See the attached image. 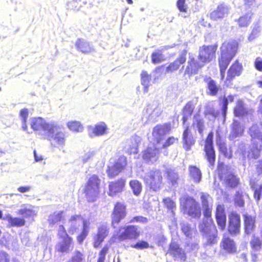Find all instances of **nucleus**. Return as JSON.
Returning <instances> with one entry per match:
<instances>
[{
    "mask_svg": "<svg viewBox=\"0 0 262 262\" xmlns=\"http://www.w3.org/2000/svg\"><path fill=\"white\" fill-rule=\"evenodd\" d=\"M249 133L251 137L253 148H246L244 144L239 147L244 160L258 158L260 149L262 147V124H254L249 129Z\"/></svg>",
    "mask_w": 262,
    "mask_h": 262,
    "instance_id": "1",
    "label": "nucleus"
},
{
    "mask_svg": "<svg viewBox=\"0 0 262 262\" xmlns=\"http://www.w3.org/2000/svg\"><path fill=\"white\" fill-rule=\"evenodd\" d=\"M212 208V207L203 208L204 215L207 219L204 220L203 223L200 225V229L203 234L206 245L215 244L217 241V231L216 227L212 223L211 220L208 219L211 216Z\"/></svg>",
    "mask_w": 262,
    "mask_h": 262,
    "instance_id": "2",
    "label": "nucleus"
},
{
    "mask_svg": "<svg viewBox=\"0 0 262 262\" xmlns=\"http://www.w3.org/2000/svg\"><path fill=\"white\" fill-rule=\"evenodd\" d=\"M238 43L235 41L224 42L221 47V55L219 59L220 75L221 79H223L225 75V71L230 61L236 53Z\"/></svg>",
    "mask_w": 262,
    "mask_h": 262,
    "instance_id": "3",
    "label": "nucleus"
},
{
    "mask_svg": "<svg viewBox=\"0 0 262 262\" xmlns=\"http://www.w3.org/2000/svg\"><path fill=\"white\" fill-rule=\"evenodd\" d=\"M31 128L36 133L44 138L52 136L54 130L57 127V123L54 122H46L42 118H34L31 119Z\"/></svg>",
    "mask_w": 262,
    "mask_h": 262,
    "instance_id": "4",
    "label": "nucleus"
},
{
    "mask_svg": "<svg viewBox=\"0 0 262 262\" xmlns=\"http://www.w3.org/2000/svg\"><path fill=\"white\" fill-rule=\"evenodd\" d=\"M180 201L181 208L184 213L194 218L200 217V207L194 199L188 196H183L180 198Z\"/></svg>",
    "mask_w": 262,
    "mask_h": 262,
    "instance_id": "5",
    "label": "nucleus"
},
{
    "mask_svg": "<svg viewBox=\"0 0 262 262\" xmlns=\"http://www.w3.org/2000/svg\"><path fill=\"white\" fill-rule=\"evenodd\" d=\"M58 236L60 241L56 246V249L62 253H69L74 248L73 238L68 235L63 225L59 226Z\"/></svg>",
    "mask_w": 262,
    "mask_h": 262,
    "instance_id": "6",
    "label": "nucleus"
},
{
    "mask_svg": "<svg viewBox=\"0 0 262 262\" xmlns=\"http://www.w3.org/2000/svg\"><path fill=\"white\" fill-rule=\"evenodd\" d=\"M100 180L96 175L91 177L87 183L85 189V193L89 202L96 200L99 192Z\"/></svg>",
    "mask_w": 262,
    "mask_h": 262,
    "instance_id": "7",
    "label": "nucleus"
},
{
    "mask_svg": "<svg viewBox=\"0 0 262 262\" xmlns=\"http://www.w3.org/2000/svg\"><path fill=\"white\" fill-rule=\"evenodd\" d=\"M144 182L154 191H157L160 187L162 177L159 170H151L147 173L144 178Z\"/></svg>",
    "mask_w": 262,
    "mask_h": 262,
    "instance_id": "8",
    "label": "nucleus"
},
{
    "mask_svg": "<svg viewBox=\"0 0 262 262\" xmlns=\"http://www.w3.org/2000/svg\"><path fill=\"white\" fill-rule=\"evenodd\" d=\"M126 165V159L124 156L120 157L114 162H111L107 170L109 177L113 178L118 175Z\"/></svg>",
    "mask_w": 262,
    "mask_h": 262,
    "instance_id": "9",
    "label": "nucleus"
},
{
    "mask_svg": "<svg viewBox=\"0 0 262 262\" xmlns=\"http://www.w3.org/2000/svg\"><path fill=\"white\" fill-rule=\"evenodd\" d=\"M213 135L210 133L206 139L204 150L206 157L210 166H213L215 160V151L213 146Z\"/></svg>",
    "mask_w": 262,
    "mask_h": 262,
    "instance_id": "10",
    "label": "nucleus"
},
{
    "mask_svg": "<svg viewBox=\"0 0 262 262\" xmlns=\"http://www.w3.org/2000/svg\"><path fill=\"white\" fill-rule=\"evenodd\" d=\"M38 211L39 208L37 206L29 204H24L20 206V208L17 210V214L25 218L33 220L34 217L37 215Z\"/></svg>",
    "mask_w": 262,
    "mask_h": 262,
    "instance_id": "11",
    "label": "nucleus"
},
{
    "mask_svg": "<svg viewBox=\"0 0 262 262\" xmlns=\"http://www.w3.org/2000/svg\"><path fill=\"white\" fill-rule=\"evenodd\" d=\"M60 129V126L57 124V127L53 130L52 136L45 137V139L50 140L52 144H54V146L58 148L63 147L66 142L65 134Z\"/></svg>",
    "mask_w": 262,
    "mask_h": 262,
    "instance_id": "12",
    "label": "nucleus"
},
{
    "mask_svg": "<svg viewBox=\"0 0 262 262\" xmlns=\"http://www.w3.org/2000/svg\"><path fill=\"white\" fill-rule=\"evenodd\" d=\"M204 66V63L198 62L189 54L187 65L185 69L184 75L191 76L196 74L199 70Z\"/></svg>",
    "mask_w": 262,
    "mask_h": 262,
    "instance_id": "13",
    "label": "nucleus"
},
{
    "mask_svg": "<svg viewBox=\"0 0 262 262\" xmlns=\"http://www.w3.org/2000/svg\"><path fill=\"white\" fill-rule=\"evenodd\" d=\"M126 215L125 206L123 203H117L114 209L112 214V225L116 228L120 222Z\"/></svg>",
    "mask_w": 262,
    "mask_h": 262,
    "instance_id": "14",
    "label": "nucleus"
},
{
    "mask_svg": "<svg viewBox=\"0 0 262 262\" xmlns=\"http://www.w3.org/2000/svg\"><path fill=\"white\" fill-rule=\"evenodd\" d=\"M160 148L161 147L158 144L149 145L143 152V159L147 162L156 161L159 158Z\"/></svg>",
    "mask_w": 262,
    "mask_h": 262,
    "instance_id": "15",
    "label": "nucleus"
},
{
    "mask_svg": "<svg viewBox=\"0 0 262 262\" xmlns=\"http://www.w3.org/2000/svg\"><path fill=\"white\" fill-rule=\"evenodd\" d=\"M170 126L168 124H158L153 129L152 136L157 144L160 145V142L163 140L164 136L169 132Z\"/></svg>",
    "mask_w": 262,
    "mask_h": 262,
    "instance_id": "16",
    "label": "nucleus"
},
{
    "mask_svg": "<svg viewBox=\"0 0 262 262\" xmlns=\"http://www.w3.org/2000/svg\"><path fill=\"white\" fill-rule=\"evenodd\" d=\"M161 105L157 101H154L147 105L146 113L149 120L154 121L162 114Z\"/></svg>",
    "mask_w": 262,
    "mask_h": 262,
    "instance_id": "17",
    "label": "nucleus"
},
{
    "mask_svg": "<svg viewBox=\"0 0 262 262\" xmlns=\"http://www.w3.org/2000/svg\"><path fill=\"white\" fill-rule=\"evenodd\" d=\"M216 50L214 46H203L200 49L199 59L203 63L209 62L213 57Z\"/></svg>",
    "mask_w": 262,
    "mask_h": 262,
    "instance_id": "18",
    "label": "nucleus"
},
{
    "mask_svg": "<svg viewBox=\"0 0 262 262\" xmlns=\"http://www.w3.org/2000/svg\"><path fill=\"white\" fill-rule=\"evenodd\" d=\"M123 229L124 231L121 232L118 236L120 241L136 239L139 236L140 231L135 226H127Z\"/></svg>",
    "mask_w": 262,
    "mask_h": 262,
    "instance_id": "19",
    "label": "nucleus"
},
{
    "mask_svg": "<svg viewBox=\"0 0 262 262\" xmlns=\"http://www.w3.org/2000/svg\"><path fill=\"white\" fill-rule=\"evenodd\" d=\"M241 227L240 217L235 213H231L229 216L228 231L231 234H237Z\"/></svg>",
    "mask_w": 262,
    "mask_h": 262,
    "instance_id": "20",
    "label": "nucleus"
},
{
    "mask_svg": "<svg viewBox=\"0 0 262 262\" xmlns=\"http://www.w3.org/2000/svg\"><path fill=\"white\" fill-rule=\"evenodd\" d=\"M107 129L106 124L100 122L94 126H90L88 128V132L90 137L93 138L96 136H101L106 133Z\"/></svg>",
    "mask_w": 262,
    "mask_h": 262,
    "instance_id": "21",
    "label": "nucleus"
},
{
    "mask_svg": "<svg viewBox=\"0 0 262 262\" xmlns=\"http://www.w3.org/2000/svg\"><path fill=\"white\" fill-rule=\"evenodd\" d=\"M168 253L172 255L176 260L184 261L186 259V256L184 251L180 248L178 244L172 242L169 246Z\"/></svg>",
    "mask_w": 262,
    "mask_h": 262,
    "instance_id": "22",
    "label": "nucleus"
},
{
    "mask_svg": "<svg viewBox=\"0 0 262 262\" xmlns=\"http://www.w3.org/2000/svg\"><path fill=\"white\" fill-rule=\"evenodd\" d=\"M228 12V7L223 4H221L217 6L215 10L210 13V17L214 21L220 20L227 16Z\"/></svg>",
    "mask_w": 262,
    "mask_h": 262,
    "instance_id": "23",
    "label": "nucleus"
},
{
    "mask_svg": "<svg viewBox=\"0 0 262 262\" xmlns=\"http://www.w3.org/2000/svg\"><path fill=\"white\" fill-rule=\"evenodd\" d=\"M187 52V50L184 49L180 54L179 57L166 68V72L171 73L179 69L180 66L186 61Z\"/></svg>",
    "mask_w": 262,
    "mask_h": 262,
    "instance_id": "24",
    "label": "nucleus"
},
{
    "mask_svg": "<svg viewBox=\"0 0 262 262\" xmlns=\"http://www.w3.org/2000/svg\"><path fill=\"white\" fill-rule=\"evenodd\" d=\"M125 185V180L120 179L116 182H111L109 184V192L110 196H114L117 193L121 192Z\"/></svg>",
    "mask_w": 262,
    "mask_h": 262,
    "instance_id": "25",
    "label": "nucleus"
},
{
    "mask_svg": "<svg viewBox=\"0 0 262 262\" xmlns=\"http://www.w3.org/2000/svg\"><path fill=\"white\" fill-rule=\"evenodd\" d=\"M140 142V137L137 136L132 137L126 142V146L124 148L125 151L129 154L137 153L138 144Z\"/></svg>",
    "mask_w": 262,
    "mask_h": 262,
    "instance_id": "26",
    "label": "nucleus"
},
{
    "mask_svg": "<svg viewBox=\"0 0 262 262\" xmlns=\"http://www.w3.org/2000/svg\"><path fill=\"white\" fill-rule=\"evenodd\" d=\"M215 217L220 228L223 230L226 227V216L225 213L224 206L218 205L216 209Z\"/></svg>",
    "mask_w": 262,
    "mask_h": 262,
    "instance_id": "27",
    "label": "nucleus"
},
{
    "mask_svg": "<svg viewBox=\"0 0 262 262\" xmlns=\"http://www.w3.org/2000/svg\"><path fill=\"white\" fill-rule=\"evenodd\" d=\"M242 65L236 60L228 70L226 80L230 81L236 76H239L242 73Z\"/></svg>",
    "mask_w": 262,
    "mask_h": 262,
    "instance_id": "28",
    "label": "nucleus"
},
{
    "mask_svg": "<svg viewBox=\"0 0 262 262\" xmlns=\"http://www.w3.org/2000/svg\"><path fill=\"white\" fill-rule=\"evenodd\" d=\"M108 234V230L106 226L102 225L98 228V232L94 237V246L95 248L98 247Z\"/></svg>",
    "mask_w": 262,
    "mask_h": 262,
    "instance_id": "29",
    "label": "nucleus"
},
{
    "mask_svg": "<svg viewBox=\"0 0 262 262\" xmlns=\"http://www.w3.org/2000/svg\"><path fill=\"white\" fill-rule=\"evenodd\" d=\"M84 221L80 215L72 216L68 223L69 233L73 234L78 229L81 224H83Z\"/></svg>",
    "mask_w": 262,
    "mask_h": 262,
    "instance_id": "30",
    "label": "nucleus"
},
{
    "mask_svg": "<svg viewBox=\"0 0 262 262\" xmlns=\"http://www.w3.org/2000/svg\"><path fill=\"white\" fill-rule=\"evenodd\" d=\"M245 130L244 125L236 120H234L231 125V130L229 135V138L234 140L236 138L243 135Z\"/></svg>",
    "mask_w": 262,
    "mask_h": 262,
    "instance_id": "31",
    "label": "nucleus"
},
{
    "mask_svg": "<svg viewBox=\"0 0 262 262\" xmlns=\"http://www.w3.org/2000/svg\"><path fill=\"white\" fill-rule=\"evenodd\" d=\"M220 179L224 181L226 183L231 187H235L238 183L236 177L230 172L224 173L223 171H219Z\"/></svg>",
    "mask_w": 262,
    "mask_h": 262,
    "instance_id": "32",
    "label": "nucleus"
},
{
    "mask_svg": "<svg viewBox=\"0 0 262 262\" xmlns=\"http://www.w3.org/2000/svg\"><path fill=\"white\" fill-rule=\"evenodd\" d=\"M183 147L186 150H189L191 147L194 144L195 139L190 135L188 127L185 129L183 134Z\"/></svg>",
    "mask_w": 262,
    "mask_h": 262,
    "instance_id": "33",
    "label": "nucleus"
},
{
    "mask_svg": "<svg viewBox=\"0 0 262 262\" xmlns=\"http://www.w3.org/2000/svg\"><path fill=\"white\" fill-rule=\"evenodd\" d=\"M250 245L252 248V259L255 262L257 259V254L256 253L261 249L262 243L259 238L254 236L250 242Z\"/></svg>",
    "mask_w": 262,
    "mask_h": 262,
    "instance_id": "34",
    "label": "nucleus"
},
{
    "mask_svg": "<svg viewBox=\"0 0 262 262\" xmlns=\"http://www.w3.org/2000/svg\"><path fill=\"white\" fill-rule=\"evenodd\" d=\"M204 81L207 84L208 93L211 96H215L218 93L219 86H217L215 81L210 77H206L204 79Z\"/></svg>",
    "mask_w": 262,
    "mask_h": 262,
    "instance_id": "35",
    "label": "nucleus"
},
{
    "mask_svg": "<svg viewBox=\"0 0 262 262\" xmlns=\"http://www.w3.org/2000/svg\"><path fill=\"white\" fill-rule=\"evenodd\" d=\"M4 220L8 222L11 226L21 227L25 224V220L21 217H13L11 215L8 214L5 216Z\"/></svg>",
    "mask_w": 262,
    "mask_h": 262,
    "instance_id": "36",
    "label": "nucleus"
},
{
    "mask_svg": "<svg viewBox=\"0 0 262 262\" xmlns=\"http://www.w3.org/2000/svg\"><path fill=\"white\" fill-rule=\"evenodd\" d=\"M204 114L206 118L214 121L219 115V112L214 108L212 104L209 103L206 105Z\"/></svg>",
    "mask_w": 262,
    "mask_h": 262,
    "instance_id": "37",
    "label": "nucleus"
},
{
    "mask_svg": "<svg viewBox=\"0 0 262 262\" xmlns=\"http://www.w3.org/2000/svg\"><path fill=\"white\" fill-rule=\"evenodd\" d=\"M189 176L193 182L199 183L202 179L201 170L196 166H190L189 167Z\"/></svg>",
    "mask_w": 262,
    "mask_h": 262,
    "instance_id": "38",
    "label": "nucleus"
},
{
    "mask_svg": "<svg viewBox=\"0 0 262 262\" xmlns=\"http://www.w3.org/2000/svg\"><path fill=\"white\" fill-rule=\"evenodd\" d=\"M194 105L191 101L186 103L183 110V121L185 124L188 119L190 118L193 112Z\"/></svg>",
    "mask_w": 262,
    "mask_h": 262,
    "instance_id": "39",
    "label": "nucleus"
},
{
    "mask_svg": "<svg viewBox=\"0 0 262 262\" xmlns=\"http://www.w3.org/2000/svg\"><path fill=\"white\" fill-rule=\"evenodd\" d=\"M78 50L83 53H88L92 51V48L89 43L83 39H78L75 43Z\"/></svg>",
    "mask_w": 262,
    "mask_h": 262,
    "instance_id": "40",
    "label": "nucleus"
},
{
    "mask_svg": "<svg viewBox=\"0 0 262 262\" xmlns=\"http://www.w3.org/2000/svg\"><path fill=\"white\" fill-rule=\"evenodd\" d=\"M245 232L247 234L251 233L254 228L255 219L248 215H244Z\"/></svg>",
    "mask_w": 262,
    "mask_h": 262,
    "instance_id": "41",
    "label": "nucleus"
},
{
    "mask_svg": "<svg viewBox=\"0 0 262 262\" xmlns=\"http://www.w3.org/2000/svg\"><path fill=\"white\" fill-rule=\"evenodd\" d=\"M223 249L229 253H233L236 251L234 242L228 237H224L222 241Z\"/></svg>",
    "mask_w": 262,
    "mask_h": 262,
    "instance_id": "42",
    "label": "nucleus"
},
{
    "mask_svg": "<svg viewBox=\"0 0 262 262\" xmlns=\"http://www.w3.org/2000/svg\"><path fill=\"white\" fill-rule=\"evenodd\" d=\"M233 101L234 96L232 95H229L227 97L224 96L222 99L220 100V104L222 107V114L224 118L226 117L229 102H232Z\"/></svg>",
    "mask_w": 262,
    "mask_h": 262,
    "instance_id": "43",
    "label": "nucleus"
},
{
    "mask_svg": "<svg viewBox=\"0 0 262 262\" xmlns=\"http://www.w3.org/2000/svg\"><path fill=\"white\" fill-rule=\"evenodd\" d=\"M150 75H148L146 71H142L141 74V84L144 86V93H147L148 92V88L150 85Z\"/></svg>",
    "mask_w": 262,
    "mask_h": 262,
    "instance_id": "44",
    "label": "nucleus"
},
{
    "mask_svg": "<svg viewBox=\"0 0 262 262\" xmlns=\"http://www.w3.org/2000/svg\"><path fill=\"white\" fill-rule=\"evenodd\" d=\"M90 226V222L85 220L83 222V229L81 234L77 236V241L79 244L83 242L84 239L87 236L89 233V227Z\"/></svg>",
    "mask_w": 262,
    "mask_h": 262,
    "instance_id": "45",
    "label": "nucleus"
},
{
    "mask_svg": "<svg viewBox=\"0 0 262 262\" xmlns=\"http://www.w3.org/2000/svg\"><path fill=\"white\" fill-rule=\"evenodd\" d=\"M234 113L235 116L240 117L244 116L247 113V111L244 106L243 102L239 100L236 103V105L234 108Z\"/></svg>",
    "mask_w": 262,
    "mask_h": 262,
    "instance_id": "46",
    "label": "nucleus"
},
{
    "mask_svg": "<svg viewBox=\"0 0 262 262\" xmlns=\"http://www.w3.org/2000/svg\"><path fill=\"white\" fill-rule=\"evenodd\" d=\"M67 126L69 129L74 132H82L83 130V126L81 123L77 121H71L67 123Z\"/></svg>",
    "mask_w": 262,
    "mask_h": 262,
    "instance_id": "47",
    "label": "nucleus"
},
{
    "mask_svg": "<svg viewBox=\"0 0 262 262\" xmlns=\"http://www.w3.org/2000/svg\"><path fill=\"white\" fill-rule=\"evenodd\" d=\"M181 228L185 236L190 238H192L195 233L194 228L191 227L187 223H183L181 225Z\"/></svg>",
    "mask_w": 262,
    "mask_h": 262,
    "instance_id": "48",
    "label": "nucleus"
},
{
    "mask_svg": "<svg viewBox=\"0 0 262 262\" xmlns=\"http://www.w3.org/2000/svg\"><path fill=\"white\" fill-rule=\"evenodd\" d=\"M201 200L203 208L212 207V199L208 194L203 192L201 193Z\"/></svg>",
    "mask_w": 262,
    "mask_h": 262,
    "instance_id": "49",
    "label": "nucleus"
},
{
    "mask_svg": "<svg viewBox=\"0 0 262 262\" xmlns=\"http://www.w3.org/2000/svg\"><path fill=\"white\" fill-rule=\"evenodd\" d=\"M129 186L133 193L136 195H138L142 190V185L137 180H132L129 182Z\"/></svg>",
    "mask_w": 262,
    "mask_h": 262,
    "instance_id": "50",
    "label": "nucleus"
},
{
    "mask_svg": "<svg viewBox=\"0 0 262 262\" xmlns=\"http://www.w3.org/2000/svg\"><path fill=\"white\" fill-rule=\"evenodd\" d=\"M260 27L258 24L254 25L252 26V32L248 38V40L251 41L257 38L260 35Z\"/></svg>",
    "mask_w": 262,
    "mask_h": 262,
    "instance_id": "51",
    "label": "nucleus"
},
{
    "mask_svg": "<svg viewBox=\"0 0 262 262\" xmlns=\"http://www.w3.org/2000/svg\"><path fill=\"white\" fill-rule=\"evenodd\" d=\"M95 155L94 150L89 149L85 150L83 153H82L80 156V159L83 163L88 162Z\"/></svg>",
    "mask_w": 262,
    "mask_h": 262,
    "instance_id": "52",
    "label": "nucleus"
},
{
    "mask_svg": "<svg viewBox=\"0 0 262 262\" xmlns=\"http://www.w3.org/2000/svg\"><path fill=\"white\" fill-rule=\"evenodd\" d=\"M193 127L198 130L200 134L202 135L204 128V121L199 117L195 118L193 123Z\"/></svg>",
    "mask_w": 262,
    "mask_h": 262,
    "instance_id": "53",
    "label": "nucleus"
},
{
    "mask_svg": "<svg viewBox=\"0 0 262 262\" xmlns=\"http://www.w3.org/2000/svg\"><path fill=\"white\" fill-rule=\"evenodd\" d=\"M250 21L251 16L249 14H247L241 17L238 20V23L240 27H245L249 25Z\"/></svg>",
    "mask_w": 262,
    "mask_h": 262,
    "instance_id": "54",
    "label": "nucleus"
},
{
    "mask_svg": "<svg viewBox=\"0 0 262 262\" xmlns=\"http://www.w3.org/2000/svg\"><path fill=\"white\" fill-rule=\"evenodd\" d=\"M20 117L22 120V128L24 130H27V126L26 124V120L28 116V111L27 109L24 108L20 112Z\"/></svg>",
    "mask_w": 262,
    "mask_h": 262,
    "instance_id": "55",
    "label": "nucleus"
},
{
    "mask_svg": "<svg viewBox=\"0 0 262 262\" xmlns=\"http://www.w3.org/2000/svg\"><path fill=\"white\" fill-rule=\"evenodd\" d=\"M62 217V212H55L49 217V221L50 223L55 224L60 221Z\"/></svg>",
    "mask_w": 262,
    "mask_h": 262,
    "instance_id": "56",
    "label": "nucleus"
},
{
    "mask_svg": "<svg viewBox=\"0 0 262 262\" xmlns=\"http://www.w3.org/2000/svg\"><path fill=\"white\" fill-rule=\"evenodd\" d=\"M163 203L167 208L171 210V213L174 214V209H176L175 203L169 198L163 199Z\"/></svg>",
    "mask_w": 262,
    "mask_h": 262,
    "instance_id": "57",
    "label": "nucleus"
},
{
    "mask_svg": "<svg viewBox=\"0 0 262 262\" xmlns=\"http://www.w3.org/2000/svg\"><path fill=\"white\" fill-rule=\"evenodd\" d=\"M83 260V254L79 251H76L74 253L73 255L68 262H82Z\"/></svg>",
    "mask_w": 262,
    "mask_h": 262,
    "instance_id": "58",
    "label": "nucleus"
},
{
    "mask_svg": "<svg viewBox=\"0 0 262 262\" xmlns=\"http://www.w3.org/2000/svg\"><path fill=\"white\" fill-rule=\"evenodd\" d=\"M67 7L69 9L75 10H79L81 6L79 0H73L67 3Z\"/></svg>",
    "mask_w": 262,
    "mask_h": 262,
    "instance_id": "59",
    "label": "nucleus"
},
{
    "mask_svg": "<svg viewBox=\"0 0 262 262\" xmlns=\"http://www.w3.org/2000/svg\"><path fill=\"white\" fill-rule=\"evenodd\" d=\"M253 190L254 191V196L257 202L259 201L260 199V196L262 195V185L257 187L252 186Z\"/></svg>",
    "mask_w": 262,
    "mask_h": 262,
    "instance_id": "60",
    "label": "nucleus"
},
{
    "mask_svg": "<svg viewBox=\"0 0 262 262\" xmlns=\"http://www.w3.org/2000/svg\"><path fill=\"white\" fill-rule=\"evenodd\" d=\"M132 247L137 249L142 250L149 247V244L145 241H139L134 245H132Z\"/></svg>",
    "mask_w": 262,
    "mask_h": 262,
    "instance_id": "61",
    "label": "nucleus"
},
{
    "mask_svg": "<svg viewBox=\"0 0 262 262\" xmlns=\"http://www.w3.org/2000/svg\"><path fill=\"white\" fill-rule=\"evenodd\" d=\"M185 1L186 0H178L177 1V7L179 11L181 12H187V6L185 4Z\"/></svg>",
    "mask_w": 262,
    "mask_h": 262,
    "instance_id": "62",
    "label": "nucleus"
},
{
    "mask_svg": "<svg viewBox=\"0 0 262 262\" xmlns=\"http://www.w3.org/2000/svg\"><path fill=\"white\" fill-rule=\"evenodd\" d=\"M177 141V138H175L173 137H169L166 140V141L163 144H162V147L166 148L170 146L171 145L173 144Z\"/></svg>",
    "mask_w": 262,
    "mask_h": 262,
    "instance_id": "63",
    "label": "nucleus"
},
{
    "mask_svg": "<svg viewBox=\"0 0 262 262\" xmlns=\"http://www.w3.org/2000/svg\"><path fill=\"white\" fill-rule=\"evenodd\" d=\"M163 58L162 54L159 53H154L152 54V61L154 63L161 62Z\"/></svg>",
    "mask_w": 262,
    "mask_h": 262,
    "instance_id": "64",
    "label": "nucleus"
}]
</instances>
